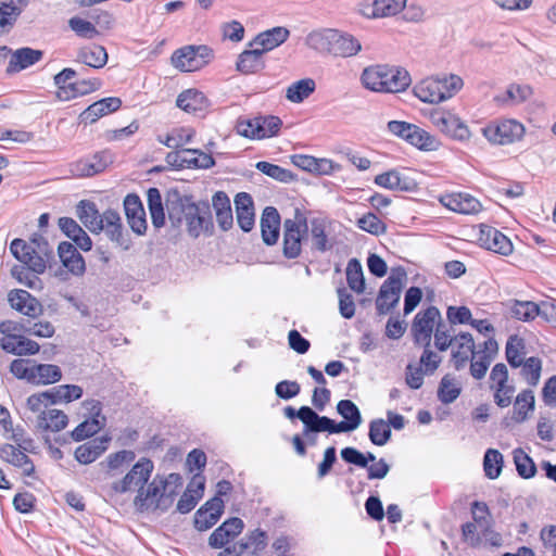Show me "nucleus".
<instances>
[{
	"label": "nucleus",
	"mask_w": 556,
	"mask_h": 556,
	"mask_svg": "<svg viewBox=\"0 0 556 556\" xmlns=\"http://www.w3.org/2000/svg\"><path fill=\"white\" fill-rule=\"evenodd\" d=\"M363 86L375 92H401L412 83L409 73L401 67L372 65L361 75Z\"/></svg>",
	"instance_id": "1"
},
{
	"label": "nucleus",
	"mask_w": 556,
	"mask_h": 556,
	"mask_svg": "<svg viewBox=\"0 0 556 556\" xmlns=\"http://www.w3.org/2000/svg\"><path fill=\"white\" fill-rule=\"evenodd\" d=\"M464 86L456 74L427 77L414 87L415 96L425 103L438 104L453 98Z\"/></svg>",
	"instance_id": "2"
},
{
	"label": "nucleus",
	"mask_w": 556,
	"mask_h": 556,
	"mask_svg": "<svg viewBox=\"0 0 556 556\" xmlns=\"http://www.w3.org/2000/svg\"><path fill=\"white\" fill-rule=\"evenodd\" d=\"M10 251L15 258L35 274L45 273L47 263L53 254L52 248L42 237L34 238L29 242L14 239L11 242Z\"/></svg>",
	"instance_id": "3"
},
{
	"label": "nucleus",
	"mask_w": 556,
	"mask_h": 556,
	"mask_svg": "<svg viewBox=\"0 0 556 556\" xmlns=\"http://www.w3.org/2000/svg\"><path fill=\"white\" fill-rule=\"evenodd\" d=\"M154 469L153 462L149 458H140L123 479L116 480L108 488V495L114 496L128 491L142 490Z\"/></svg>",
	"instance_id": "4"
},
{
	"label": "nucleus",
	"mask_w": 556,
	"mask_h": 556,
	"mask_svg": "<svg viewBox=\"0 0 556 556\" xmlns=\"http://www.w3.org/2000/svg\"><path fill=\"white\" fill-rule=\"evenodd\" d=\"M307 231V218L305 214L295 208L293 218L283 222V248L287 258H296L302 252V239Z\"/></svg>",
	"instance_id": "5"
},
{
	"label": "nucleus",
	"mask_w": 556,
	"mask_h": 556,
	"mask_svg": "<svg viewBox=\"0 0 556 556\" xmlns=\"http://www.w3.org/2000/svg\"><path fill=\"white\" fill-rule=\"evenodd\" d=\"M213 56L207 46H186L173 53L172 64L181 72H195L206 66Z\"/></svg>",
	"instance_id": "6"
},
{
	"label": "nucleus",
	"mask_w": 556,
	"mask_h": 556,
	"mask_svg": "<svg viewBox=\"0 0 556 556\" xmlns=\"http://www.w3.org/2000/svg\"><path fill=\"white\" fill-rule=\"evenodd\" d=\"M388 129L419 150L434 151L440 147V141L434 136L414 124L391 121L388 123Z\"/></svg>",
	"instance_id": "7"
},
{
	"label": "nucleus",
	"mask_w": 556,
	"mask_h": 556,
	"mask_svg": "<svg viewBox=\"0 0 556 556\" xmlns=\"http://www.w3.org/2000/svg\"><path fill=\"white\" fill-rule=\"evenodd\" d=\"M405 278V270L396 268L382 283L376 301L377 311L380 315L388 314L399 303Z\"/></svg>",
	"instance_id": "8"
},
{
	"label": "nucleus",
	"mask_w": 556,
	"mask_h": 556,
	"mask_svg": "<svg viewBox=\"0 0 556 556\" xmlns=\"http://www.w3.org/2000/svg\"><path fill=\"white\" fill-rule=\"evenodd\" d=\"M441 321V313L435 306H429L418 312L410 328L415 343L418 345H431L432 334Z\"/></svg>",
	"instance_id": "9"
},
{
	"label": "nucleus",
	"mask_w": 556,
	"mask_h": 556,
	"mask_svg": "<svg viewBox=\"0 0 556 556\" xmlns=\"http://www.w3.org/2000/svg\"><path fill=\"white\" fill-rule=\"evenodd\" d=\"M431 123L447 137L458 140H469L471 132L467 124L456 114L434 110L430 114Z\"/></svg>",
	"instance_id": "10"
},
{
	"label": "nucleus",
	"mask_w": 556,
	"mask_h": 556,
	"mask_svg": "<svg viewBox=\"0 0 556 556\" xmlns=\"http://www.w3.org/2000/svg\"><path fill=\"white\" fill-rule=\"evenodd\" d=\"M185 210H187L185 215L187 231L192 238L212 235L213 222L208 204L191 202Z\"/></svg>",
	"instance_id": "11"
},
{
	"label": "nucleus",
	"mask_w": 556,
	"mask_h": 556,
	"mask_svg": "<svg viewBox=\"0 0 556 556\" xmlns=\"http://www.w3.org/2000/svg\"><path fill=\"white\" fill-rule=\"evenodd\" d=\"M84 409L90 418L80 422L72 432L74 441L79 442L99 432L105 425V417L101 415L102 404L98 400H86L83 402Z\"/></svg>",
	"instance_id": "12"
},
{
	"label": "nucleus",
	"mask_w": 556,
	"mask_h": 556,
	"mask_svg": "<svg viewBox=\"0 0 556 556\" xmlns=\"http://www.w3.org/2000/svg\"><path fill=\"white\" fill-rule=\"evenodd\" d=\"M482 135L490 143L509 144L521 136V124L516 119L493 122L482 129Z\"/></svg>",
	"instance_id": "13"
},
{
	"label": "nucleus",
	"mask_w": 556,
	"mask_h": 556,
	"mask_svg": "<svg viewBox=\"0 0 556 556\" xmlns=\"http://www.w3.org/2000/svg\"><path fill=\"white\" fill-rule=\"evenodd\" d=\"M407 0H363L357 12L369 20L395 16L404 10Z\"/></svg>",
	"instance_id": "14"
},
{
	"label": "nucleus",
	"mask_w": 556,
	"mask_h": 556,
	"mask_svg": "<svg viewBox=\"0 0 556 556\" xmlns=\"http://www.w3.org/2000/svg\"><path fill=\"white\" fill-rule=\"evenodd\" d=\"M492 389L495 390L494 400L500 407H507L511 404L515 394V387L508 383V370L505 364H496L490 375Z\"/></svg>",
	"instance_id": "15"
},
{
	"label": "nucleus",
	"mask_w": 556,
	"mask_h": 556,
	"mask_svg": "<svg viewBox=\"0 0 556 556\" xmlns=\"http://www.w3.org/2000/svg\"><path fill=\"white\" fill-rule=\"evenodd\" d=\"M478 242L482 248L504 255L513 251L510 240L501 231L488 225L480 226Z\"/></svg>",
	"instance_id": "16"
},
{
	"label": "nucleus",
	"mask_w": 556,
	"mask_h": 556,
	"mask_svg": "<svg viewBox=\"0 0 556 556\" xmlns=\"http://www.w3.org/2000/svg\"><path fill=\"white\" fill-rule=\"evenodd\" d=\"M8 301L12 308L30 318H36L43 312L41 303L26 290H11Z\"/></svg>",
	"instance_id": "17"
},
{
	"label": "nucleus",
	"mask_w": 556,
	"mask_h": 556,
	"mask_svg": "<svg viewBox=\"0 0 556 556\" xmlns=\"http://www.w3.org/2000/svg\"><path fill=\"white\" fill-rule=\"evenodd\" d=\"M166 492L163 477L155 476L146 489L143 488L138 491V494L135 497V505L141 510L159 508L160 501Z\"/></svg>",
	"instance_id": "18"
},
{
	"label": "nucleus",
	"mask_w": 556,
	"mask_h": 556,
	"mask_svg": "<svg viewBox=\"0 0 556 556\" xmlns=\"http://www.w3.org/2000/svg\"><path fill=\"white\" fill-rule=\"evenodd\" d=\"M114 162L111 151L103 150L97 152L89 159L80 160L74 165L73 173L80 177H90L102 173L109 165Z\"/></svg>",
	"instance_id": "19"
},
{
	"label": "nucleus",
	"mask_w": 556,
	"mask_h": 556,
	"mask_svg": "<svg viewBox=\"0 0 556 556\" xmlns=\"http://www.w3.org/2000/svg\"><path fill=\"white\" fill-rule=\"evenodd\" d=\"M243 528L244 523L240 518H229L212 532L208 545L213 548H222L238 536Z\"/></svg>",
	"instance_id": "20"
},
{
	"label": "nucleus",
	"mask_w": 556,
	"mask_h": 556,
	"mask_svg": "<svg viewBox=\"0 0 556 556\" xmlns=\"http://www.w3.org/2000/svg\"><path fill=\"white\" fill-rule=\"evenodd\" d=\"M289 36L290 31L288 28L282 26L273 27L257 34L249 42V47L258 48V50L265 54L287 41Z\"/></svg>",
	"instance_id": "21"
},
{
	"label": "nucleus",
	"mask_w": 556,
	"mask_h": 556,
	"mask_svg": "<svg viewBox=\"0 0 556 556\" xmlns=\"http://www.w3.org/2000/svg\"><path fill=\"white\" fill-rule=\"evenodd\" d=\"M103 228L106 237L121 247L123 250H128L130 247V240L126 233H124L121 216L113 210H106L103 213Z\"/></svg>",
	"instance_id": "22"
},
{
	"label": "nucleus",
	"mask_w": 556,
	"mask_h": 556,
	"mask_svg": "<svg viewBox=\"0 0 556 556\" xmlns=\"http://www.w3.org/2000/svg\"><path fill=\"white\" fill-rule=\"evenodd\" d=\"M122 105V100L117 97L104 98L94 103L90 104L85 111H83L79 115V121L87 124H93L99 118L116 112Z\"/></svg>",
	"instance_id": "23"
},
{
	"label": "nucleus",
	"mask_w": 556,
	"mask_h": 556,
	"mask_svg": "<svg viewBox=\"0 0 556 556\" xmlns=\"http://www.w3.org/2000/svg\"><path fill=\"white\" fill-rule=\"evenodd\" d=\"M125 214L134 232L143 235L147 230L146 212L138 195L128 194L124 200Z\"/></svg>",
	"instance_id": "24"
},
{
	"label": "nucleus",
	"mask_w": 556,
	"mask_h": 556,
	"mask_svg": "<svg viewBox=\"0 0 556 556\" xmlns=\"http://www.w3.org/2000/svg\"><path fill=\"white\" fill-rule=\"evenodd\" d=\"M361 51L362 43L356 37L336 29L331 56L348 59L357 55Z\"/></svg>",
	"instance_id": "25"
},
{
	"label": "nucleus",
	"mask_w": 556,
	"mask_h": 556,
	"mask_svg": "<svg viewBox=\"0 0 556 556\" xmlns=\"http://www.w3.org/2000/svg\"><path fill=\"white\" fill-rule=\"evenodd\" d=\"M454 343L456 350L452 353V363L455 369L460 370L466 366L470 356L472 358L477 354L475 353V341L469 332H459L455 334Z\"/></svg>",
	"instance_id": "26"
},
{
	"label": "nucleus",
	"mask_w": 556,
	"mask_h": 556,
	"mask_svg": "<svg viewBox=\"0 0 556 556\" xmlns=\"http://www.w3.org/2000/svg\"><path fill=\"white\" fill-rule=\"evenodd\" d=\"M334 33V28L314 29L306 35L304 43L319 54L331 55Z\"/></svg>",
	"instance_id": "27"
},
{
	"label": "nucleus",
	"mask_w": 556,
	"mask_h": 556,
	"mask_svg": "<svg viewBox=\"0 0 556 556\" xmlns=\"http://www.w3.org/2000/svg\"><path fill=\"white\" fill-rule=\"evenodd\" d=\"M444 206L460 214H476L481 210V203L468 193H452L441 198Z\"/></svg>",
	"instance_id": "28"
},
{
	"label": "nucleus",
	"mask_w": 556,
	"mask_h": 556,
	"mask_svg": "<svg viewBox=\"0 0 556 556\" xmlns=\"http://www.w3.org/2000/svg\"><path fill=\"white\" fill-rule=\"evenodd\" d=\"M67 424L68 417L63 410L50 408L37 415L35 427L39 431L59 432L65 429Z\"/></svg>",
	"instance_id": "29"
},
{
	"label": "nucleus",
	"mask_w": 556,
	"mask_h": 556,
	"mask_svg": "<svg viewBox=\"0 0 556 556\" xmlns=\"http://www.w3.org/2000/svg\"><path fill=\"white\" fill-rule=\"evenodd\" d=\"M375 184L389 190L406 192L414 191L417 187L413 179L404 177L396 169H391L377 175L375 177Z\"/></svg>",
	"instance_id": "30"
},
{
	"label": "nucleus",
	"mask_w": 556,
	"mask_h": 556,
	"mask_svg": "<svg viewBox=\"0 0 556 556\" xmlns=\"http://www.w3.org/2000/svg\"><path fill=\"white\" fill-rule=\"evenodd\" d=\"M43 52L31 48H21L11 52L9 65L7 67L8 74L18 73L42 59Z\"/></svg>",
	"instance_id": "31"
},
{
	"label": "nucleus",
	"mask_w": 556,
	"mask_h": 556,
	"mask_svg": "<svg viewBox=\"0 0 556 556\" xmlns=\"http://www.w3.org/2000/svg\"><path fill=\"white\" fill-rule=\"evenodd\" d=\"M60 260L65 268L75 276H81L86 270L85 260L70 242H61L58 247Z\"/></svg>",
	"instance_id": "32"
},
{
	"label": "nucleus",
	"mask_w": 556,
	"mask_h": 556,
	"mask_svg": "<svg viewBox=\"0 0 556 556\" xmlns=\"http://www.w3.org/2000/svg\"><path fill=\"white\" fill-rule=\"evenodd\" d=\"M26 451H21L13 444H4L0 447V458L17 468H21L23 475L33 476L35 466L29 457L25 454Z\"/></svg>",
	"instance_id": "33"
},
{
	"label": "nucleus",
	"mask_w": 556,
	"mask_h": 556,
	"mask_svg": "<svg viewBox=\"0 0 556 556\" xmlns=\"http://www.w3.org/2000/svg\"><path fill=\"white\" fill-rule=\"evenodd\" d=\"M242 51L237 59L236 68L244 75L256 74L265 68L264 54L258 48L251 47Z\"/></svg>",
	"instance_id": "34"
},
{
	"label": "nucleus",
	"mask_w": 556,
	"mask_h": 556,
	"mask_svg": "<svg viewBox=\"0 0 556 556\" xmlns=\"http://www.w3.org/2000/svg\"><path fill=\"white\" fill-rule=\"evenodd\" d=\"M235 206L237 212V222L240 228L248 232L254 226V207L253 200L245 192L238 193L235 198Z\"/></svg>",
	"instance_id": "35"
},
{
	"label": "nucleus",
	"mask_w": 556,
	"mask_h": 556,
	"mask_svg": "<svg viewBox=\"0 0 556 556\" xmlns=\"http://www.w3.org/2000/svg\"><path fill=\"white\" fill-rule=\"evenodd\" d=\"M280 216L273 206H267L261 218V230L263 241L267 245L275 244L279 237Z\"/></svg>",
	"instance_id": "36"
},
{
	"label": "nucleus",
	"mask_w": 556,
	"mask_h": 556,
	"mask_svg": "<svg viewBox=\"0 0 556 556\" xmlns=\"http://www.w3.org/2000/svg\"><path fill=\"white\" fill-rule=\"evenodd\" d=\"M298 418L305 425L304 433L306 435H308L309 432L328 431L330 433L332 419L326 416H319L308 406H302L298 410Z\"/></svg>",
	"instance_id": "37"
},
{
	"label": "nucleus",
	"mask_w": 556,
	"mask_h": 556,
	"mask_svg": "<svg viewBox=\"0 0 556 556\" xmlns=\"http://www.w3.org/2000/svg\"><path fill=\"white\" fill-rule=\"evenodd\" d=\"M76 60L87 66L102 68L108 63L109 55L103 46L92 43L79 48Z\"/></svg>",
	"instance_id": "38"
},
{
	"label": "nucleus",
	"mask_w": 556,
	"mask_h": 556,
	"mask_svg": "<svg viewBox=\"0 0 556 556\" xmlns=\"http://www.w3.org/2000/svg\"><path fill=\"white\" fill-rule=\"evenodd\" d=\"M77 217L91 232H101L103 228V214L99 213L93 202L80 201L77 205Z\"/></svg>",
	"instance_id": "39"
},
{
	"label": "nucleus",
	"mask_w": 556,
	"mask_h": 556,
	"mask_svg": "<svg viewBox=\"0 0 556 556\" xmlns=\"http://www.w3.org/2000/svg\"><path fill=\"white\" fill-rule=\"evenodd\" d=\"M27 0H0V31H9L26 7Z\"/></svg>",
	"instance_id": "40"
},
{
	"label": "nucleus",
	"mask_w": 556,
	"mask_h": 556,
	"mask_svg": "<svg viewBox=\"0 0 556 556\" xmlns=\"http://www.w3.org/2000/svg\"><path fill=\"white\" fill-rule=\"evenodd\" d=\"M108 442V438H101L79 445L74 453L75 459L83 465L93 463L106 451Z\"/></svg>",
	"instance_id": "41"
},
{
	"label": "nucleus",
	"mask_w": 556,
	"mask_h": 556,
	"mask_svg": "<svg viewBox=\"0 0 556 556\" xmlns=\"http://www.w3.org/2000/svg\"><path fill=\"white\" fill-rule=\"evenodd\" d=\"M1 348L14 355H34L39 351V344L23 336H7L1 340Z\"/></svg>",
	"instance_id": "42"
},
{
	"label": "nucleus",
	"mask_w": 556,
	"mask_h": 556,
	"mask_svg": "<svg viewBox=\"0 0 556 556\" xmlns=\"http://www.w3.org/2000/svg\"><path fill=\"white\" fill-rule=\"evenodd\" d=\"M59 227L79 249L84 251L91 249L92 242L90 237L73 218L61 217L59 219Z\"/></svg>",
	"instance_id": "43"
},
{
	"label": "nucleus",
	"mask_w": 556,
	"mask_h": 556,
	"mask_svg": "<svg viewBox=\"0 0 556 556\" xmlns=\"http://www.w3.org/2000/svg\"><path fill=\"white\" fill-rule=\"evenodd\" d=\"M176 104L187 113H198L206 110L208 101L203 92L197 89H188L178 96Z\"/></svg>",
	"instance_id": "44"
},
{
	"label": "nucleus",
	"mask_w": 556,
	"mask_h": 556,
	"mask_svg": "<svg viewBox=\"0 0 556 556\" xmlns=\"http://www.w3.org/2000/svg\"><path fill=\"white\" fill-rule=\"evenodd\" d=\"M191 199L188 197H179L177 193L169 195L166 200V210L168 218L174 227H179L185 220L187 213V204H191Z\"/></svg>",
	"instance_id": "45"
},
{
	"label": "nucleus",
	"mask_w": 556,
	"mask_h": 556,
	"mask_svg": "<svg viewBox=\"0 0 556 556\" xmlns=\"http://www.w3.org/2000/svg\"><path fill=\"white\" fill-rule=\"evenodd\" d=\"M62 378L59 366L52 364L31 365L30 382L49 384L58 382Z\"/></svg>",
	"instance_id": "46"
},
{
	"label": "nucleus",
	"mask_w": 556,
	"mask_h": 556,
	"mask_svg": "<svg viewBox=\"0 0 556 556\" xmlns=\"http://www.w3.org/2000/svg\"><path fill=\"white\" fill-rule=\"evenodd\" d=\"M316 89V83L312 78H303L291 84L286 89V98L292 103H301Z\"/></svg>",
	"instance_id": "47"
},
{
	"label": "nucleus",
	"mask_w": 556,
	"mask_h": 556,
	"mask_svg": "<svg viewBox=\"0 0 556 556\" xmlns=\"http://www.w3.org/2000/svg\"><path fill=\"white\" fill-rule=\"evenodd\" d=\"M329 224L325 219H313L311 222V236L313 248L319 252L331 249L332 243L328 239Z\"/></svg>",
	"instance_id": "48"
},
{
	"label": "nucleus",
	"mask_w": 556,
	"mask_h": 556,
	"mask_svg": "<svg viewBox=\"0 0 556 556\" xmlns=\"http://www.w3.org/2000/svg\"><path fill=\"white\" fill-rule=\"evenodd\" d=\"M147 197L152 224L155 228H161L165 224V213L162 204L161 192L156 188H150Z\"/></svg>",
	"instance_id": "49"
},
{
	"label": "nucleus",
	"mask_w": 556,
	"mask_h": 556,
	"mask_svg": "<svg viewBox=\"0 0 556 556\" xmlns=\"http://www.w3.org/2000/svg\"><path fill=\"white\" fill-rule=\"evenodd\" d=\"M346 280L349 287L357 292L363 293L365 290V279L363 275L362 264L356 258H351L346 266Z\"/></svg>",
	"instance_id": "50"
},
{
	"label": "nucleus",
	"mask_w": 556,
	"mask_h": 556,
	"mask_svg": "<svg viewBox=\"0 0 556 556\" xmlns=\"http://www.w3.org/2000/svg\"><path fill=\"white\" fill-rule=\"evenodd\" d=\"M369 439L370 441L378 446H383L388 443L391 438V428L390 425L379 418L374 419L369 424Z\"/></svg>",
	"instance_id": "51"
},
{
	"label": "nucleus",
	"mask_w": 556,
	"mask_h": 556,
	"mask_svg": "<svg viewBox=\"0 0 556 556\" xmlns=\"http://www.w3.org/2000/svg\"><path fill=\"white\" fill-rule=\"evenodd\" d=\"M255 167L261 173H263L280 182H291L295 179L294 174L291 173L289 169L280 167L276 164H271L269 162H265V161L257 162Z\"/></svg>",
	"instance_id": "52"
},
{
	"label": "nucleus",
	"mask_w": 556,
	"mask_h": 556,
	"mask_svg": "<svg viewBox=\"0 0 556 556\" xmlns=\"http://www.w3.org/2000/svg\"><path fill=\"white\" fill-rule=\"evenodd\" d=\"M77 73L73 68H64L59 74L54 76V84L58 87L56 97L61 101L70 100V88L73 85V79L76 77Z\"/></svg>",
	"instance_id": "53"
},
{
	"label": "nucleus",
	"mask_w": 556,
	"mask_h": 556,
	"mask_svg": "<svg viewBox=\"0 0 556 556\" xmlns=\"http://www.w3.org/2000/svg\"><path fill=\"white\" fill-rule=\"evenodd\" d=\"M68 26L78 37L84 39H93L100 35V31L91 22L79 16L71 17Z\"/></svg>",
	"instance_id": "54"
},
{
	"label": "nucleus",
	"mask_w": 556,
	"mask_h": 556,
	"mask_svg": "<svg viewBox=\"0 0 556 556\" xmlns=\"http://www.w3.org/2000/svg\"><path fill=\"white\" fill-rule=\"evenodd\" d=\"M503 467V456L496 450H488L483 459V469L489 479H495L500 476Z\"/></svg>",
	"instance_id": "55"
},
{
	"label": "nucleus",
	"mask_w": 556,
	"mask_h": 556,
	"mask_svg": "<svg viewBox=\"0 0 556 556\" xmlns=\"http://www.w3.org/2000/svg\"><path fill=\"white\" fill-rule=\"evenodd\" d=\"M460 389L455 379L448 375L444 376L438 390L440 401L445 404L452 403L458 397Z\"/></svg>",
	"instance_id": "56"
},
{
	"label": "nucleus",
	"mask_w": 556,
	"mask_h": 556,
	"mask_svg": "<svg viewBox=\"0 0 556 556\" xmlns=\"http://www.w3.org/2000/svg\"><path fill=\"white\" fill-rule=\"evenodd\" d=\"M357 226L374 236H380L387 230L386 224L374 213H367L358 218Z\"/></svg>",
	"instance_id": "57"
},
{
	"label": "nucleus",
	"mask_w": 556,
	"mask_h": 556,
	"mask_svg": "<svg viewBox=\"0 0 556 556\" xmlns=\"http://www.w3.org/2000/svg\"><path fill=\"white\" fill-rule=\"evenodd\" d=\"M542 361L539 357L531 356L523 358V380L530 386H536L541 378Z\"/></svg>",
	"instance_id": "58"
},
{
	"label": "nucleus",
	"mask_w": 556,
	"mask_h": 556,
	"mask_svg": "<svg viewBox=\"0 0 556 556\" xmlns=\"http://www.w3.org/2000/svg\"><path fill=\"white\" fill-rule=\"evenodd\" d=\"M337 410L344 418L343 421L349 425H356V429L362 424L359 409L352 401L341 400L337 405Z\"/></svg>",
	"instance_id": "59"
},
{
	"label": "nucleus",
	"mask_w": 556,
	"mask_h": 556,
	"mask_svg": "<svg viewBox=\"0 0 556 556\" xmlns=\"http://www.w3.org/2000/svg\"><path fill=\"white\" fill-rule=\"evenodd\" d=\"M260 116L253 118H239L236 124L237 132L249 139L260 140Z\"/></svg>",
	"instance_id": "60"
},
{
	"label": "nucleus",
	"mask_w": 556,
	"mask_h": 556,
	"mask_svg": "<svg viewBox=\"0 0 556 556\" xmlns=\"http://www.w3.org/2000/svg\"><path fill=\"white\" fill-rule=\"evenodd\" d=\"M424 352L420 356L419 367H421L426 375H433L439 368L442 356L430 349V345H422Z\"/></svg>",
	"instance_id": "61"
},
{
	"label": "nucleus",
	"mask_w": 556,
	"mask_h": 556,
	"mask_svg": "<svg viewBox=\"0 0 556 556\" xmlns=\"http://www.w3.org/2000/svg\"><path fill=\"white\" fill-rule=\"evenodd\" d=\"M102 86V83L100 79L93 78V79H81L73 81V85L71 86L70 90V100L74 99L79 96L88 94L92 91H96L100 89Z\"/></svg>",
	"instance_id": "62"
},
{
	"label": "nucleus",
	"mask_w": 556,
	"mask_h": 556,
	"mask_svg": "<svg viewBox=\"0 0 556 556\" xmlns=\"http://www.w3.org/2000/svg\"><path fill=\"white\" fill-rule=\"evenodd\" d=\"M433 338L434 346L441 352L446 351L455 342V334L452 333L443 320L434 330Z\"/></svg>",
	"instance_id": "63"
},
{
	"label": "nucleus",
	"mask_w": 556,
	"mask_h": 556,
	"mask_svg": "<svg viewBox=\"0 0 556 556\" xmlns=\"http://www.w3.org/2000/svg\"><path fill=\"white\" fill-rule=\"evenodd\" d=\"M136 455L132 451L123 450L116 453H112L106 457V465L110 470H118L124 466L130 465Z\"/></svg>",
	"instance_id": "64"
}]
</instances>
